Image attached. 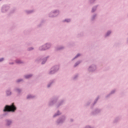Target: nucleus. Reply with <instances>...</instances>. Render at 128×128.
<instances>
[{"label": "nucleus", "instance_id": "obj_1", "mask_svg": "<svg viewBox=\"0 0 128 128\" xmlns=\"http://www.w3.org/2000/svg\"><path fill=\"white\" fill-rule=\"evenodd\" d=\"M16 110V108L14 106V104H12L10 106H6L4 110V112H14Z\"/></svg>", "mask_w": 128, "mask_h": 128}, {"label": "nucleus", "instance_id": "obj_2", "mask_svg": "<svg viewBox=\"0 0 128 128\" xmlns=\"http://www.w3.org/2000/svg\"><path fill=\"white\" fill-rule=\"evenodd\" d=\"M32 75H28L25 76L26 78H31Z\"/></svg>", "mask_w": 128, "mask_h": 128}, {"label": "nucleus", "instance_id": "obj_3", "mask_svg": "<svg viewBox=\"0 0 128 128\" xmlns=\"http://www.w3.org/2000/svg\"><path fill=\"white\" fill-rule=\"evenodd\" d=\"M10 124H12V122L11 121H10V120H8L7 121V124L8 126H10Z\"/></svg>", "mask_w": 128, "mask_h": 128}, {"label": "nucleus", "instance_id": "obj_4", "mask_svg": "<svg viewBox=\"0 0 128 128\" xmlns=\"http://www.w3.org/2000/svg\"><path fill=\"white\" fill-rule=\"evenodd\" d=\"M16 62L17 64H22V62H21L20 60H16Z\"/></svg>", "mask_w": 128, "mask_h": 128}, {"label": "nucleus", "instance_id": "obj_5", "mask_svg": "<svg viewBox=\"0 0 128 128\" xmlns=\"http://www.w3.org/2000/svg\"><path fill=\"white\" fill-rule=\"evenodd\" d=\"M65 22H70V19H68L65 20Z\"/></svg>", "mask_w": 128, "mask_h": 128}, {"label": "nucleus", "instance_id": "obj_6", "mask_svg": "<svg viewBox=\"0 0 128 128\" xmlns=\"http://www.w3.org/2000/svg\"><path fill=\"white\" fill-rule=\"evenodd\" d=\"M10 91H8V92H7V94L8 95V96H10Z\"/></svg>", "mask_w": 128, "mask_h": 128}, {"label": "nucleus", "instance_id": "obj_7", "mask_svg": "<svg viewBox=\"0 0 128 128\" xmlns=\"http://www.w3.org/2000/svg\"><path fill=\"white\" fill-rule=\"evenodd\" d=\"M32 98V96H28V97H27V98Z\"/></svg>", "mask_w": 128, "mask_h": 128}, {"label": "nucleus", "instance_id": "obj_8", "mask_svg": "<svg viewBox=\"0 0 128 128\" xmlns=\"http://www.w3.org/2000/svg\"><path fill=\"white\" fill-rule=\"evenodd\" d=\"M110 34V32H108L107 33L106 36H109Z\"/></svg>", "mask_w": 128, "mask_h": 128}, {"label": "nucleus", "instance_id": "obj_9", "mask_svg": "<svg viewBox=\"0 0 128 128\" xmlns=\"http://www.w3.org/2000/svg\"><path fill=\"white\" fill-rule=\"evenodd\" d=\"M2 60H4V58L0 59V62H2Z\"/></svg>", "mask_w": 128, "mask_h": 128}, {"label": "nucleus", "instance_id": "obj_10", "mask_svg": "<svg viewBox=\"0 0 128 128\" xmlns=\"http://www.w3.org/2000/svg\"><path fill=\"white\" fill-rule=\"evenodd\" d=\"M78 56H80V54H78L77 56H76V58H78Z\"/></svg>", "mask_w": 128, "mask_h": 128}, {"label": "nucleus", "instance_id": "obj_11", "mask_svg": "<svg viewBox=\"0 0 128 128\" xmlns=\"http://www.w3.org/2000/svg\"><path fill=\"white\" fill-rule=\"evenodd\" d=\"M46 46H50V44H46Z\"/></svg>", "mask_w": 128, "mask_h": 128}, {"label": "nucleus", "instance_id": "obj_12", "mask_svg": "<svg viewBox=\"0 0 128 128\" xmlns=\"http://www.w3.org/2000/svg\"><path fill=\"white\" fill-rule=\"evenodd\" d=\"M18 82H22V80H18Z\"/></svg>", "mask_w": 128, "mask_h": 128}, {"label": "nucleus", "instance_id": "obj_13", "mask_svg": "<svg viewBox=\"0 0 128 128\" xmlns=\"http://www.w3.org/2000/svg\"><path fill=\"white\" fill-rule=\"evenodd\" d=\"M92 12H94V9H92Z\"/></svg>", "mask_w": 128, "mask_h": 128}, {"label": "nucleus", "instance_id": "obj_14", "mask_svg": "<svg viewBox=\"0 0 128 128\" xmlns=\"http://www.w3.org/2000/svg\"><path fill=\"white\" fill-rule=\"evenodd\" d=\"M48 48H45V50H46V49H48Z\"/></svg>", "mask_w": 128, "mask_h": 128}, {"label": "nucleus", "instance_id": "obj_15", "mask_svg": "<svg viewBox=\"0 0 128 128\" xmlns=\"http://www.w3.org/2000/svg\"><path fill=\"white\" fill-rule=\"evenodd\" d=\"M44 64V62H42V64Z\"/></svg>", "mask_w": 128, "mask_h": 128}]
</instances>
